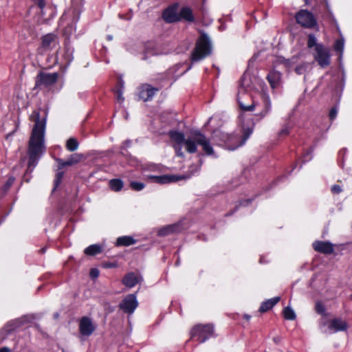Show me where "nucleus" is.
Returning a JSON list of instances; mask_svg holds the SVG:
<instances>
[{
  "label": "nucleus",
  "instance_id": "864d4df0",
  "mask_svg": "<svg viewBox=\"0 0 352 352\" xmlns=\"http://www.w3.org/2000/svg\"><path fill=\"white\" fill-rule=\"evenodd\" d=\"M243 318H244L245 319H246L247 320H249L250 319L251 316H250V315L245 314V315L243 316Z\"/></svg>",
  "mask_w": 352,
  "mask_h": 352
},
{
  "label": "nucleus",
  "instance_id": "6ab92c4d",
  "mask_svg": "<svg viewBox=\"0 0 352 352\" xmlns=\"http://www.w3.org/2000/svg\"><path fill=\"white\" fill-rule=\"evenodd\" d=\"M183 228L180 223L166 226L158 231V235L166 236L170 234L179 232Z\"/></svg>",
  "mask_w": 352,
  "mask_h": 352
},
{
  "label": "nucleus",
  "instance_id": "9b49d317",
  "mask_svg": "<svg viewBox=\"0 0 352 352\" xmlns=\"http://www.w3.org/2000/svg\"><path fill=\"white\" fill-rule=\"evenodd\" d=\"M138 306L136 295L131 294L124 297L119 305V307L124 313L132 314Z\"/></svg>",
  "mask_w": 352,
  "mask_h": 352
},
{
  "label": "nucleus",
  "instance_id": "7ed1b4c3",
  "mask_svg": "<svg viewBox=\"0 0 352 352\" xmlns=\"http://www.w3.org/2000/svg\"><path fill=\"white\" fill-rule=\"evenodd\" d=\"M213 141L208 138L200 131H195L188 137L186 141V150L190 153H195L197 151V145L201 146L203 151L207 155H214V152L212 146Z\"/></svg>",
  "mask_w": 352,
  "mask_h": 352
},
{
  "label": "nucleus",
  "instance_id": "a211bd4d",
  "mask_svg": "<svg viewBox=\"0 0 352 352\" xmlns=\"http://www.w3.org/2000/svg\"><path fill=\"white\" fill-rule=\"evenodd\" d=\"M348 328L347 323L341 318H334L329 322V329L333 332L344 331Z\"/></svg>",
  "mask_w": 352,
  "mask_h": 352
},
{
  "label": "nucleus",
  "instance_id": "f03ea898",
  "mask_svg": "<svg viewBox=\"0 0 352 352\" xmlns=\"http://www.w3.org/2000/svg\"><path fill=\"white\" fill-rule=\"evenodd\" d=\"M253 132V128H248L243 130L242 135L239 133L231 134L221 131H214L212 135V141L214 145L224 146L227 149L234 151L243 146Z\"/></svg>",
  "mask_w": 352,
  "mask_h": 352
},
{
  "label": "nucleus",
  "instance_id": "09e8293b",
  "mask_svg": "<svg viewBox=\"0 0 352 352\" xmlns=\"http://www.w3.org/2000/svg\"><path fill=\"white\" fill-rule=\"evenodd\" d=\"M32 1L35 2L36 3H37V5L38 6V7L42 10L43 6H44V1L43 0H32Z\"/></svg>",
  "mask_w": 352,
  "mask_h": 352
},
{
  "label": "nucleus",
  "instance_id": "7c9ffc66",
  "mask_svg": "<svg viewBox=\"0 0 352 352\" xmlns=\"http://www.w3.org/2000/svg\"><path fill=\"white\" fill-rule=\"evenodd\" d=\"M66 148L69 151H74L78 148V141L73 138H69L67 141Z\"/></svg>",
  "mask_w": 352,
  "mask_h": 352
},
{
  "label": "nucleus",
  "instance_id": "cd10ccee",
  "mask_svg": "<svg viewBox=\"0 0 352 352\" xmlns=\"http://www.w3.org/2000/svg\"><path fill=\"white\" fill-rule=\"evenodd\" d=\"M123 185V182L120 179H112L109 182L110 188L115 192L120 191Z\"/></svg>",
  "mask_w": 352,
  "mask_h": 352
},
{
  "label": "nucleus",
  "instance_id": "f257e3e1",
  "mask_svg": "<svg viewBox=\"0 0 352 352\" xmlns=\"http://www.w3.org/2000/svg\"><path fill=\"white\" fill-rule=\"evenodd\" d=\"M42 108L34 109L30 120L34 122L28 146V170L32 171L40 160L44 148V118H41Z\"/></svg>",
  "mask_w": 352,
  "mask_h": 352
},
{
  "label": "nucleus",
  "instance_id": "1a4fd4ad",
  "mask_svg": "<svg viewBox=\"0 0 352 352\" xmlns=\"http://www.w3.org/2000/svg\"><path fill=\"white\" fill-rule=\"evenodd\" d=\"M315 60L322 67H327L330 64L329 50L323 45H318L315 49L314 54Z\"/></svg>",
  "mask_w": 352,
  "mask_h": 352
},
{
  "label": "nucleus",
  "instance_id": "393cba45",
  "mask_svg": "<svg viewBox=\"0 0 352 352\" xmlns=\"http://www.w3.org/2000/svg\"><path fill=\"white\" fill-rule=\"evenodd\" d=\"M136 241L130 236H120L117 239L116 246H129L135 244Z\"/></svg>",
  "mask_w": 352,
  "mask_h": 352
},
{
  "label": "nucleus",
  "instance_id": "bb28decb",
  "mask_svg": "<svg viewBox=\"0 0 352 352\" xmlns=\"http://www.w3.org/2000/svg\"><path fill=\"white\" fill-rule=\"evenodd\" d=\"M179 20L183 19L188 22H192L194 21V16L192 12L189 8H183L181 9L179 13Z\"/></svg>",
  "mask_w": 352,
  "mask_h": 352
},
{
  "label": "nucleus",
  "instance_id": "5fc2aeb1",
  "mask_svg": "<svg viewBox=\"0 0 352 352\" xmlns=\"http://www.w3.org/2000/svg\"><path fill=\"white\" fill-rule=\"evenodd\" d=\"M106 266L107 267H113L116 266V265L115 264H112V263H108V264H106Z\"/></svg>",
  "mask_w": 352,
  "mask_h": 352
},
{
  "label": "nucleus",
  "instance_id": "c85d7f7f",
  "mask_svg": "<svg viewBox=\"0 0 352 352\" xmlns=\"http://www.w3.org/2000/svg\"><path fill=\"white\" fill-rule=\"evenodd\" d=\"M344 47V38L342 36L335 41L333 45L334 50L339 54L340 56L342 55Z\"/></svg>",
  "mask_w": 352,
  "mask_h": 352
},
{
  "label": "nucleus",
  "instance_id": "49530a36",
  "mask_svg": "<svg viewBox=\"0 0 352 352\" xmlns=\"http://www.w3.org/2000/svg\"><path fill=\"white\" fill-rule=\"evenodd\" d=\"M90 276L93 278H96L99 276V271L98 269L93 268L90 271Z\"/></svg>",
  "mask_w": 352,
  "mask_h": 352
},
{
  "label": "nucleus",
  "instance_id": "423d86ee",
  "mask_svg": "<svg viewBox=\"0 0 352 352\" xmlns=\"http://www.w3.org/2000/svg\"><path fill=\"white\" fill-rule=\"evenodd\" d=\"M295 19L302 27L314 29L318 27L317 20L313 13L307 10H300L295 15Z\"/></svg>",
  "mask_w": 352,
  "mask_h": 352
},
{
  "label": "nucleus",
  "instance_id": "58836bf2",
  "mask_svg": "<svg viewBox=\"0 0 352 352\" xmlns=\"http://www.w3.org/2000/svg\"><path fill=\"white\" fill-rule=\"evenodd\" d=\"M289 133V127L288 126H285L283 129L278 133V137L284 138L288 135Z\"/></svg>",
  "mask_w": 352,
  "mask_h": 352
},
{
  "label": "nucleus",
  "instance_id": "3c124183",
  "mask_svg": "<svg viewBox=\"0 0 352 352\" xmlns=\"http://www.w3.org/2000/svg\"><path fill=\"white\" fill-rule=\"evenodd\" d=\"M169 75H170V72H167L165 74H162V76L163 78H164V79H169L170 78Z\"/></svg>",
  "mask_w": 352,
  "mask_h": 352
},
{
  "label": "nucleus",
  "instance_id": "f8f14e48",
  "mask_svg": "<svg viewBox=\"0 0 352 352\" xmlns=\"http://www.w3.org/2000/svg\"><path fill=\"white\" fill-rule=\"evenodd\" d=\"M96 329V327L93 323V321L90 318L87 316H83L80 320L79 331L82 336L88 337L94 332Z\"/></svg>",
  "mask_w": 352,
  "mask_h": 352
},
{
  "label": "nucleus",
  "instance_id": "ea45409f",
  "mask_svg": "<svg viewBox=\"0 0 352 352\" xmlns=\"http://www.w3.org/2000/svg\"><path fill=\"white\" fill-rule=\"evenodd\" d=\"M63 176V173H62V172H59V173H58L56 174V179L54 181V190H55L57 188V186L60 184Z\"/></svg>",
  "mask_w": 352,
  "mask_h": 352
},
{
  "label": "nucleus",
  "instance_id": "473e14b6",
  "mask_svg": "<svg viewBox=\"0 0 352 352\" xmlns=\"http://www.w3.org/2000/svg\"><path fill=\"white\" fill-rule=\"evenodd\" d=\"M309 64L307 62H304L298 65H297L294 70L297 74L301 75L305 74L309 69Z\"/></svg>",
  "mask_w": 352,
  "mask_h": 352
},
{
  "label": "nucleus",
  "instance_id": "5701e85b",
  "mask_svg": "<svg viewBox=\"0 0 352 352\" xmlns=\"http://www.w3.org/2000/svg\"><path fill=\"white\" fill-rule=\"evenodd\" d=\"M58 45V41L56 34L54 33L45 34V51L47 50V47L52 49L55 48L56 51Z\"/></svg>",
  "mask_w": 352,
  "mask_h": 352
},
{
  "label": "nucleus",
  "instance_id": "aec40b11",
  "mask_svg": "<svg viewBox=\"0 0 352 352\" xmlns=\"http://www.w3.org/2000/svg\"><path fill=\"white\" fill-rule=\"evenodd\" d=\"M267 79L272 89L277 88L280 83L281 73L272 70L267 74Z\"/></svg>",
  "mask_w": 352,
  "mask_h": 352
},
{
  "label": "nucleus",
  "instance_id": "4c0bfd02",
  "mask_svg": "<svg viewBox=\"0 0 352 352\" xmlns=\"http://www.w3.org/2000/svg\"><path fill=\"white\" fill-rule=\"evenodd\" d=\"M316 311L319 314H323L325 311V307L320 302H317L315 306Z\"/></svg>",
  "mask_w": 352,
  "mask_h": 352
},
{
  "label": "nucleus",
  "instance_id": "37998d69",
  "mask_svg": "<svg viewBox=\"0 0 352 352\" xmlns=\"http://www.w3.org/2000/svg\"><path fill=\"white\" fill-rule=\"evenodd\" d=\"M337 114H338V109L336 107H333L332 108L331 110H330V112H329V118L333 120H334L336 116H337Z\"/></svg>",
  "mask_w": 352,
  "mask_h": 352
},
{
  "label": "nucleus",
  "instance_id": "412c9836",
  "mask_svg": "<svg viewBox=\"0 0 352 352\" xmlns=\"http://www.w3.org/2000/svg\"><path fill=\"white\" fill-rule=\"evenodd\" d=\"M169 137L172 141L175 142L173 145H183L186 146L185 135L182 132L177 131H170L168 133Z\"/></svg>",
  "mask_w": 352,
  "mask_h": 352
},
{
  "label": "nucleus",
  "instance_id": "2f4dec72",
  "mask_svg": "<svg viewBox=\"0 0 352 352\" xmlns=\"http://www.w3.org/2000/svg\"><path fill=\"white\" fill-rule=\"evenodd\" d=\"M283 316L286 320H293L296 316L294 311L289 307H287L283 310Z\"/></svg>",
  "mask_w": 352,
  "mask_h": 352
},
{
  "label": "nucleus",
  "instance_id": "de8ad7c7",
  "mask_svg": "<svg viewBox=\"0 0 352 352\" xmlns=\"http://www.w3.org/2000/svg\"><path fill=\"white\" fill-rule=\"evenodd\" d=\"M131 141L130 140H126L122 143V145L121 146V149L124 150L126 148L129 147L131 146Z\"/></svg>",
  "mask_w": 352,
  "mask_h": 352
},
{
  "label": "nucleus",
  "instance_id": "6e6552de",
  "mask_svg": "<svg viewBox=\"0 0 352 352\" xmlns=\"http://www.w3.org/2000/svg\"><path fill=\"white\" fill-rule=\"evenodd\" d=\"M255 103L261 104L260 107H256L254 111H256L255 116L257 117L258 120H261L268 115L272 109L270 97L265 94H261L260 101H255Z\"/></svg>",
  "mask_w": 352,
  "mask_h": 352
},
{
  "label": "nucleus",
  "instance_id": "a19ab883",
  "mask_svg": "<svg viewBox=\"0 0 352 352\" xmlns=\"http://www.w3.org/2000/svg\"><path fill=\"white\" fill-rule=\"evenodd\" d=\"M14 178L13 177H9L3 187L4 190H7L8 189H9L10 187L14 184Z\"/></svg>",
  "mask_w": 352,
  "mask_h": 352
},
{
  "label": "nucleus",
  "instance_id": "0eeeda50",
  "mask_svg": "<svg viewBox=\"0 0 352 352\" xmlns=\"http://www.w3.org/2000/svg\"><path fill=\"white\" fill-rule=\"evenodd\" d=\"M28 322V317L23 316L14 320L8 322L4 327L0 331V342H3L7 336L10 334L13 331L17 328L23 327L26 322Z\"/></svg>",
  "mask_w": 352,
  "mask_h": 352
},
{
  "label": "nucleus",
  "instance_id": "72a5a7b5",
  "mask_svg": "<svg viewBox=\"0 0 352 352\" xmlns=\"http://www.w3.org/2000/svg\"><path fill=\"white\" fill-rule=\"evenodd\" d=\"M58 74L56 72L52 74L45 73V87L47 85H51L55 82L58 78Z\"/></svg>",
  "mask_w": 352,
  "mask_h": 352
},
{
  "label": "nucleus",
  "instance_id": "ddd939ff",
  "mask_svg": "<svg viewBox=\"0 0 352 352\" xmlns=\"http://www.w3.org/2000/svg\"><path fill=\"white\" fill-rule=\"evenodd\" d=\"M159 88H154L148 84L142 85L140 87V98L144 101L151 100Z\"/></svg>",
  "mask_w": 352,
  "mask_h": 352
},
{
  "label": "nucleus",
  "instance_id": "b1692460",
  "mask_svg": "<svg viewBox=\"0 0 352 352\" xmlns=\"http://www.w3.org/2000/svg\"><path fill=\"white\" fill-rule=\"evenodd\" d=\"M138 282V276L133 272L127 274L122 279V283L130 288L133 287Z\"/></svg>",
  "mask_w": 352,
  "mask_h": 352
},
{
  "label": "nucleus",
  "instance_id": "e433bc0d",
  "mask_svg": "<svg viewBox=\"0 0 352 352\" xmlns=\"http://www.w3.org/2000/svg\"><path fill=\"white\" fill-rule=\"evenodd\" d=\"M131 188L135 191H140L144 189L145 185L142 182H131L130 183Z\"/></svg>",
  "mask_w": 352,
  "mask_h": 352
},
{
  "label": "nucleus",
  "instance_id": "f3484780",
  "mask_svg": "<svg viewBox=\"0 0 352 352\" xmlns=\"http://www.w3.org/2000/svg\"><path fill=\"white\" fill-rule=\"evenodd\" d=\"M82 158V155L80 153H74L71 155L67 160H64L62 159H58V167L59 169H62L65 166H73L78 164Z\"/></svg>",
  "mask_w": 352,
  "mask_h": 352
},
{
  "label": "nucleus",
  "instance_id": "6e6d98bb",
  "mask_svg": "<svg viewBox=\"0 0 352 352\" xmlns=\"http://www.w3.org/2000/svg\"><path fill=\"white\" fill-rule=\"evenodd\" d=\"M107 38V39H108L109 41H111V40L113 39V36H111V35H108Z\"/></svg>",
  "mask_w": 352,
  "mask_h": 352
},
{
  "label": "nucleus",
  "instance_id": "79ce46f5",
  "mask_svg": "<svg viewBox=\"0 0 352 352\" xmlns=\"http://www.w3.org/2000/svg\"><path fill=\"white\" fill-rule=\"evenodd\" d=\"M173 147H174V148L175 150L177 155H178L179 157H183L184 156V153H183V152L182 151V145H173Z\"/></svg>",
  "mask_w": 352,
  "mask_h": 352
},
{
  "label": "nucleus",
  "instance_id": "c9c22d12",
  "mask_svg": "<svg viewBox=\"0 0 352 352\" xmlns=\"http://www.w3.org/2000/svg\"><path fill=\"white\" fill-rule=\"evenodd\" d=\"M318 45H321L320 43H317V39L314 34H309L308 35V41H307V47L309 48L314 47V50L316 49V46Z\"/></svg>",
  "mask_w": 352,
  "mask_h": 352
},
{
  "label": "nucleus",
  "instance_id": "603ef678",
  "mask_svg": "<svg viewBox=\"0 0 352 352\" xmlns=\"http://www.w3.org/2000/svg\"><path fill=\"white\" fill-rule=\"evenodd\" d=\"M273 340H274V342L278 344L280 341V337H275V338H274Z\"/></svg>",
  "mask_w": 352,
  "mask_h": 352
},
{
  "label": "nucleus",
  "instance_id": "8fccbe9b",
  "mask_svg": "<svg viewBox=\"0 0 352 352\" xmlns=\"http://www.w3.org/2000/svg\"><path fill=\"white\" fill-rule=\"evenodd\" d=\"M0 352H11V350L7 346H3L0 349Z\"/></svg>",
  "mask_w": 352,
  "mask_h": 352
},
{
  "label": "nucleus",
  "instance_id": "39448f33",
  "mask_svg": "<svg viewBox=\"0 0 352 352\" xmlns=\"http://www.w3.org/2000/svg\"><path fill=\"white\" fill-rule=\"evenodd\" d=\"M214 334V327L210 324H197L191 330V338H196L199 342L203 343Z\"/></svg>",
  "mask_w": 352,
  "mask_h": 352
},
{
  "label": "nucleus",
  "instance_id": "c03bdc74",
  "mask_svg": "<svg viewBox=\"0 0 352 352\" xmlns=\"http://www.w3.org/2000/svg\"><path fill=\"white\" fill-rule=\"evenodd\" d=\"M116 99L118 102H122L124 101L122 91L121 89H118L116 91Z\"/></svg>",
  "mask_w": 352,
  "mask_h": 352
},
{
  "label": "nucleus",
  "instance_id": "20e7f679",
  "mask_svg": "<svg viewBox=\"0 0 352 352\" xmlns=\"http://www.w3.org/2000/svg\"><path fill=\"white\" fill-rule=\"evenodd\" d=\"M212 53V44L208 36L204 32H201L197 38L195 47L191 54V61L198 62Z\"/></svg>",
  "mask_w": 352,
  "mask_h": 352
},
{
  "label": "nucleus",
  "instance_id": "4468645a",
  "mask_svg": "<svg viewBox=\"0 0 352 352\" xmlns=\"http://www.w3.org/2000/svg\"><path fill=\"white\" fill-rule=\"evenodd\" d=\"M148 178L151 179L154 182L157 184H168L171 182H177L182 179L186 178L185 176H177V175H149L147 176Z\"/></svg>",
  "mask_w": 352,
  "mask_h": 352
},
{
  "label": "nucleus",
  "instance_id": "f704fd0d",
  "mask_svg": "<svg viewBox=\"0 0 352 352\" xmlns=\"http://www.w3.org/2000/svg\"><path fill=\"white\" fill-rule=\"evenodd\" d=\"M44 86V73L42 71H40L37 79L36 80V84L34 89H42L43 87Z\"/></svg>",
  "mask_w": 352,
  "mask_h": 352
},
{
  "label": "nucleus",
  "instance_id": "4d7b16f0",
  "mask_svg": "<svg viewBox=\"0 0 352 352\" xmlns=\"http://www.w3.org/2000/svg\"><path fill=\"white\" fill-rule=\"evenodd\" d=\"M305 3L306 5H308L309 4V0H304Z\"/></svg>",
  "mask_w": 352,
  "mask_h": 352
},
{
  "label": "nucleus",
  "instance_id": "a18cd8bd",
  "mask_svg": "<svg viewBox=\"0 0 352 352\" xmlns=\"http://www.w3.org/2000/svg\"><path fill=\"white\" fill-rule=\"evenodd\" d=\"M342 191V188L339 185H333L331 187V192L334 194H338Z\"/></svg>",
  "mask_w": 352,
  "mask_h": 352
},
{
  "label": "nucleus",
  "instance_id": "13d9d810",
  "mask_svg": "<svg viewBox=\"0 0 352 352\" xmlns=\"http://www.w3.org/2000/svg\"><path fill=\"white\" fill-rule=\"evenodd\" d=\"M41 39L42 40V43L43 44V43H44V37H43V36H41Z\"/></svg>",
  "mask_w": 352,
  "mask_h": 352
},
{
  "label": "nucleus",
  "instance_id": "4be33fe9",
  "mask_svg": "<svg viewBox=\"0 0 352 352\" xmlns=\"http://www.w3.org/2000/svg\"><path fill=\"white\" fill-rule=\"evenodd\" d=\"M280 300V298L279 296H276L263 302L259 307V311L261 313L267 311L276 305Z\"/></svg>",
  "mask_w": 352,
  "mask_h": 352
},
{
  "label": "nucleus",
  "instance_id": "a878e982",
  "mask_svg": "<svg viewBox=\"0 0 352 352\" xmlns=\"http://www.w3.org/2000/svg\"><path fill=\"white\" fill-rule=\"evenodd\" d=\"M102 252V246L99 244H93L84 250V253L88 256H95Z\"/></svg>",
  "mask_w": 352,
  "mask_h": 352
},
{
  "label": "nucleus",
  "instance_id": "2eb2a0df",
  "mask_svg": "<svg viewBox=\"0 0 352 352\" xmlns=\"http://www.w3.org/2000/svg\"><path fill=\"white\" fill-rule=\"evenodd\" d=\"M163 19L167 23H174L179 21L177 6L167 8L162 13Z\"/></svg>",
  "mask_w": 352,
  "mask_h": 352
},
{
  "label": "nucleus",
  "instance_id": "c756f323",
  "mask_svg": "<svg viewBox=\"0 0 352 352\" xmlns=\"http://www.w3.org/2000/svg\"><path fill=\"white\" fill-rule=\"evenodd\" d=\"M298 57L293 56L290 59H286L283 57H280L279 61L283 63L287 69H290L296 63Z\"/></svg>",
  "mask_w": 352,
  "mask_h": 352
},
{
  "label": "nucleus",
  "instance_id": "dca6fc26",
  "mask_svg": "<svg viewBox=\"0 0 352 352\" xmlns=\"http://www.w3.org/2000/svg\"><path fill=\"white\" fill-rule=\"evenodd\" d=\"M313 248L315 251L325 254H331L334 250L333 244L329 241H316L313 243Z\"/></svg>",
  "mask_w": 352,
  "mask_h": 352
},
{
  "label": "nucleus",
  "instance_id": "9d476101",
  "mask_svg": "<svg viewBox=\"0 0 352 352\" xmlns=\"http://www.w3.org/2000/svg\"><path fill=\"white\" fill-rule=\"evenodd\" d=\"M241 90L238 94V103L240 109L243 111H253L256 107H260L261 104L255 103V101L252 100L250 96Z\"/></svg>",
  "mask_w": 352,
  "mask_h": 352
}]
</instances>
